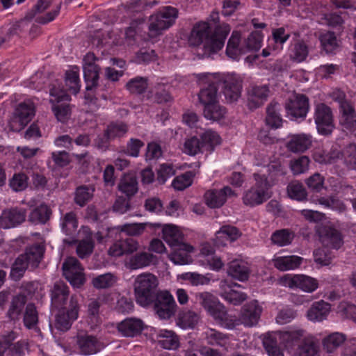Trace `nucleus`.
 Returning a JSON list of instances; mask_svg holds the SVG:
<instances>
[{"label":"nucleus","instance_id":"nucleus-1","mask_svg":"<svg viewBox=\"0 0 356 356\" xmlns=\"http://www.w3.org/2000/svg\"><path fill=\"white\" fill-rule=\"evenodd\" d=\"M230 31V26L226 23L216 25L212 31L208 22H199L193 25L188 42L191 47L202 45V56L209 57L222 49Z\"/></svg>","mask_w":356,"mask_h":356},{"label":"nucleus","instance_id":"nucleus-2","mask_svg":"<svg viewBox=\"0 0 356 356\" xmlns=\"http://www.w3.org/2000/svg\"><path fill=\"white\" fill-rule=\"evenodd\" d=\"M252 177L254 184L244 190L241 197L243 204L251 208L263 204L273 195V185L266 175L254 172Z\"/></svg>","mask_w":356,"mask_h":356},{"label":"nucleus","instance_id":"nucleus-3","mask_svg":"<svg viewBox=\"0 0 356 356\" xmlns=\"http://www.w3.org/2000/svg\"><path fill=\"white\" fill-rule=\"evenodd\" d=\"M159 284V279L152 273H143L137 275L133 284L136 303L145 308L149 307L152 298L160 291Z\"/></svg>","mask_w":356,"mask_h":356},{"label":"nucleus","instance_id":"nucleus-4","mask_svg":"<svg viewBox=\"0 0 356 356\" xmlns=\"http://www.w3.org/2000/svg\"><path fill=\"white\" fill-rule=\"evenodd\" d=\"M178 16L179 10L177 8L170 6L161 8L149 17L148 26L149 35L156 37L161 35L163 31L175 24Z\"/></svg>","mask_w":356,"mask_h":356},{"label":"nucleus","instance_id":"nucleus-5","mask_svg":"<svg viewBox=\"0 0 356 356\" xmlns=\"http://www.w3.org/2000/svg\"><path fill=\"white\" fill-rule=\"evenodd\" d=\"M150 307L161 320H168L177 311V304L173 296L167 290H160L152 298Z\"/></svg>","mask_w":356,"mask_h":356},{"label":"nucleus","instance_id":"nucleus-6","mask_svg":"<svg viewBox=\"0 0 356 356\" xmlns=\"http://www.w3.org/2000/svg\"><path fill=\"white\" fill-rule=\"evenodd\" d=\"M198 79L204 84L198 93L199 102L204 108L218 101L217 74H200Z\"/></svg>","mask_w":356,"mask_h":356},{"label":"nucleus","instance_id":"nucleus-7","mask_svg":"<svg viewBox=\"0 0 356 356\" xmlns=\"http://www.w3.org/2000/svg\"><path fill=\"white\" fill-rule=\"evenodd\" d=\"M314 118L320 134L327 136L332 132L334 128L333 113L327 105L324 103L317 104Z\"/></svg>","mask_w":356,"mask_h":356},{"label":"nucleus","instance_id":"nucleus-8","mask_svg":"<svg viewBox=\"0 0 356 356\" xmlns=\"http://www.w3.org/2000/svg\"><path fill=\"white\" fill-rule=\"evenodd\" d=\"M217 83L222 85L225 99L229 102L236 101L241 96L242 81L236 74H217Z\"/></svg>","mask_w":356,"mask_h":356},{"label":"nucleus","instance_id":"nucleus-9","mask_svg":"<svg viewBox=\"0 0 356 356\" xmlns=\"http://www.w3.org/2000/svg\"><path fill=\"white\" fill-rule=\"evenodd\" d=\"M63 274L74 286L81 287L86 282L83 268L75 257H68L63 264Z\"/></svg>","mask_w":356,"mask_h":356},{"label":"nucleus","instance_id":"nucleus-10","mask_svg":"<svg viewBox=\"0 0 356 356\" xmlns=\"http://www.w3.org/2000/svg\"><path fill=\"white\" fill-rule=\"evenodd\" d=\"M280 282L284 286L298 288L307 293H312L318 286L316 279L305 275H286L280 278Z\"/></svg>","mask_w":356,"mask_h":356},{"label":"nucleus","instance_id":"nucleus-11","mask_svg":"<svg viewBox=\"0 0 356 356\" xmlns=\"http://www.w3.org/2000/svg\"><path fill=\"white\" fill-rule=\"evenodd\" d=\"M289 115L293 118H305L309 111V98L303 94H295L285 104Z\"/></svg>","mask_w":356,"mask_h":356},{"label":"nucleus","instance_id":"nucleus-12","mask_svg":"<svg viewBox=\"0 0 356 356\" xmlns=\"http://www.w3.org/2000/svg\"><path fill=\"white\" fill-rule=\"evenodd\" d=\"M76 348L80 355H91L99 352L103 344L95 336L81 333L76 337Z\"/></svg>","mask_w":356,"mask_h":356},{"label":"nucleus","instance_id":"nucleus-13","mask_svg":"<svg viewBox=\"0 0 356 356\" xmlns=\"http://www.w3.org/2000/svg\"><path fill=\"white\" fill-rule=\"evenodd\" d=\"M163 240L172 248L185 249L187 251H193L194 248L185 242L183 233L177 226L165 225L162 229Z\"/></svg>","mask_w":356,"mask_h":356},{"label":"nucleus","instance_id":"nucleus-14","mask_svg":"<svg viewBox=\"0 0 356 356\" xmlns=\"http://www.w3.org/2000/svg\"><path fill=\"white\" fill-rule=\"evenodd\" d=\"M26 217V209L16 207L4 209L0 216V226L4 229L17 227L25 221Z\"/></svg>","mask_w":356,"mask_h":356},{"label":"nucleus","instance_id":"nucleus-15","mask_svg":"<svg viewBox=\"0 0 356 356\" xmlns=\"http://www.w3.org/2000/svg\"><path fill=\"white\" fill-rule=\"evenodd\" d=\"M234 191L229 186H225L220 190L207 191L204 195L206 204L211 208H220L224 205L227 197L234 196Z\"/></svg>","mask_w":356,"mask_h":356},{"label":"nucleus","instance_id":"nucleus-16","mask_svg":"<svg viewBox=\"0 0 356 356\" xmlns=\"http://www.w3.org/2000/svg\"><path fill=\"white\" fill-rule=\"evenodd\" d=\"M262 312V307L257 300H253L245 305L239 316L241 324L247 327H252L257 324Z\"/></svg>","mask_w":356,"mask_h":356},{"label":"nucleus","instance_id":"nucleus-17","mask_svg":"<svg viewBox=\"0 0 356 356\" xmlns=\"http://www.w3.org/2000/svg\"><path fill=\"white\" fill-rule=\"evenodd\" d=\"M312 145V135L301 133L290 135L288 137L286 147L289 152L293 153H303L309 149Z\"/></svg>","mask_w":356,"mask_h":356},{"label":"nucleus","instance_id":"nucleus-18","mask_svg":"<svg viewBox=\"0 0 356 356\" xmlns=\"http://www.w3.org/2000/svg\"><path fill=\"white\" fill-rule=\"evenodd\" d=\"M144 328V322L137 318H127L117 325L118 331L124 337H137L142 333Z\"/></svg>","mask_w":356,"mask_h":356},{"label":"nucleus","instance_id":"nucleus-19","mask_svg":"<svg viewBox=\"0 0 356 356\" xmlns=\"http://www.w3.org/2000/svg\"><path fill=\"white\" fill-rule=\"evenodd\" d=\"M270 93L267 85L252 86L248 90V106L250 109H256L263 105Z\"/></svg>","mask_w":356,"mask_h":356},{"label":"nucleus","instance_id":"nucleus-20","mask_svg":"<svg viewBox=\"0 0 356 356\" xmlns=\"http://www.w3.org/2000/svg\"><path fill=\"white\" fill-rule=\"evenodd\" d=\"M71 295L69 286L63 282H56L50 290L51 307L52 310L61 307L66 299Z\"/></svg>","mask_w":356,"mask_h":356},{"label":"nucleus","instance_id":"nucleus-21","mask_svg":"<svg viewBox=\"0 0 356 356\" xmlns=\"http://www.w3.org/2000/svg\"><path fill=\"white\" fill-rule=\"evenodd\" d=\"M321 242L325 246L339 249L343 244L341 234L330 227H323L318 229Z\"/></svg>","mask_w":356,"mask_h":356},{"label":"nucleus","instance_id":"nucleus-22","mask_svg":"<svg viewBox=\"0 0 356 356\" xmlns=\"http://www.w3.org/2000/svg\"><path fill=\"white\" fill-rule=\"evenodd\" d=\"M195 298L212 317L222 307L218 298L207 291L196 293Z\"/></svg>","mask_w":356,"mask_h":356},{"label":"nucleus","instance_id":"nucleus-23","mask_svg":"<svg viewBox=\"0 0 356 356\" xmlns=\"http://www.w3.org/2000/svg\"><path fill=\"white\" fill-rule=\"evenodd\" d=\"M44 253V246L42 244L36 243L27 247L24 253L20 255L23 257L29 267L33 270L38 268L41 262Z\"/></svg>","mask_w":356,"mask_h":356},{"label":"nucleus","instance_id":"nucleus-24","mask_svg":"<svg viewBox=\"0 0 356 356\" xmlns=\"http://www.w3.org/2000/svg\"><path fill=\"white\" fill-rule=\"evenodd\" d=\"M234 286L240 287V285L236 283L230 285L225 282L222 284L220 285L222 289L220 296L228 302L234 305H238L246 300L247 296L245 293L233 289Z\"/></svg>","mask_w":356,"mask_h":356},{"label":"nucleus","instance_id":"nucleus-25","mask_svg":"<svg viewBox=\"0 0 356 356\" xmlns=\"http://www.w3.org/2000/svg\"><path fill=\"white\" fill-rule=\"evenodd\" d=\"M171 86L168 84L158 83L149 91L150 98L157 104H167L173 101Z\"/></svg>","mask_w":356,"mask_h":356},{"label":"nucleus","instance_id":"nucleus-26","mask_svg":"<svg viewBox=\"0 0 356 356\" xmlns=\"http://www.w3.org/2000/svg\"><path fill=\"white\" fill-rule=\"evenodd\" d=\"M309 55V47L302 39H297L290 45L289 56L290 59L296 63L305 61Z\"/></svg>","mask_w":356,"mask_h":356},{"label":"nucleus","instance_id":"nucleus-27","mask_svg":"<svg viewBox=\"0 0 356 356\" xmlns=\"http://www.w3.org/2000/svg\"><path fill=\"white\" fill-rule=\"evenodd\" d=\"M52 211L45 203L34 208L28 216L29 221L35 225H44L51 218Z\"/></svg>","mask_w":356,"mask_h":356},{"label":"nucleus","instance_id":"nucleus-28","mask_svg":"<svg viewBox=\"0 0 356 356\" xmlns=\"http://www.w3.org/2000/svg\"><path fill=\"white\" fill-rule=\"evenodd\" d=\"M280 332L267 333L264 336L263 345L269 356H284L279 340L282 341Z\"/></svg>","mask_w":356,"mask_h":356},{"label":"nucleus","instance_id":"nucleus-29","mask_svg":"<svg viewBox=\"0 0 356 356\" xmlns=\"http://www.w3.org/2000/svg\"><path fill=\"white\" fill-rule=\"evenodd\" d=\"M330 312V305L323 300L315 302L307 311V318L312 321H322L326 319Z\"/></svg>","mask_w":356,"mask_h":356},{"label":"nucleus","instance_id":"nucleus-30","mask_svg":"<svg viewBox=\"0 0 356 356\" xmlns=\"http://www.w3.org/2000/svg\"><path fill=\"white\" fill-rule=\"evenodd\" d=\"M156 257L151 253L147 252H141L131 256L127 266L131 270H137L146 266H150L154 263Z\"/></svg>","mask_w":356,"mask_h":356},{"label":"nucleus","instance_id":"nucleus-31","mask_svg":"<svg viewBox=\"0 0 356 356\" xmlns=\"http://www.w3.org/2000/svg\"><path fill=\"white\" fill-rule=\"evenodd\" d=\"M118 190L129 198L134 196L138 190L136 176L133 173H126L120 179Z\"/></svg>","mask_w":356,"mask_h":356},{"label":"nucleus","instance_id":"nucleus-32","mask_svg":"<svg viewBox=\"0 0 356 356\" xmlns=\"http://www.w3.org/2000/svg\"><path fill=\"white\" fill-rule=\"evenodd\" d=\"M282 106L276 102H271L266 108V124L272 128L277 129L282 125V118L280 114Z\"/></svg>","mask_w":356,"mask_h":356},{"label":"nucleus","instance_id":"nucleus-33","mask_svg":"<svg viewBox=\"0 0 356 356\" xmlns=\"http://www.w3.org/2000/svg\"><path fill=\"white\" fill-rule=\"evenodd\" d=\"M240 41V32L234 31L228 40L226 48L227 55L234 60L238 59L240 55L246 53V50L244 47H239Z\"/></svg>","mask_w":356,"mask_h":356},{"label":"nucleus","instance_id":"nucleus-34","mask_svg":"<svg viewBox=\"0 0 356 356\" xmlns=\"http://www.w3.org/2000/svg\"><path fill=\"white\" fill-rule=\"evenodd\" d=\"M319 346L317 340L313 337H307L304 338L296 351L297 356H315L317 355Z\"/></svg>","mask_w":356,"mask_h":356},{"label":"nucleus","instance_id":"nucleus-35","mask_svg":"<svg viewBox=\"0 0 356 356\" xmlns=\"http://www.w3.org/2000/svg\"><path fill=\"white\" fill-rule=\"evenodd\" d=\"M35 115L34 104L30 101L20 103L15 111V115L19 119L21 124L26 125Z\"/></svg>","mask_w":356,"mask_h":356},{"label":"nucleus","instance_id":"nucleus-36","mask_svg":"<svg viewBox=\"0 0 356 356\" xmlns=\"http://www.w3.org/2000/svg\"><path fill=\"white\" fill-rule=\"evenodd\" d=\"M157 337L158 343L163 348L175 350L179 346V337L172 330H161Z\"/></svg>","mask_w":356,"mask_h":356},{"label":"nucleus","instance_id":"nucleus-37","mask_svg":"<svg viewBox=\"0 0 356 356\" xmlns=\"http://www.w3.org/2000/svg\"><path fill=\"white\" fill-rule=\"evenodd\" d=\"M342 112V124L345 128L353 131L356 129V111L353 106L348 102L341 105Z\"/></svg>","mask_w":356,"mask_h":356},{"label":"nucleus","instance_id":"nucleus-38","mask_svg":"<svg viewBox=\"0 0 356 356\" xmlns=\"http://www.w3.org/2000/svg\"><path fill=\"white\" fill-rule=\"evenodd\" d=\"M60 227L62 232L67 236H74L78 227L76 214L73 211L65 213L60 218Z\"/></svg>","mask_w":356,"mask_h":356},{"label":"nucleus","instance_id":"nucleus-39","mask_svg":"<svg viewBox=\"0 0 356 356\" xmlns=\"http://www.w3.org/2000/svg\"><path fill=\"white\" fill-rule=\"evenodd\" d=\"M205 339L209 345L226 347L229 344V336L216 329L209 328L205 332Z\"/></svg>","mask_w":356,"mask_h":356},{"label":"nucleus","instance_id":"nucleus-40","mask_svg":"<svg viewBox=\"0 0 356 356\" xmlns=\"http://www.w3.org/2000/svg\"><path fill=\"white\" fill-rule=\"evenodd\" d=\"M49 102L51 104H59L61 102H70V96L67 93L65 89L61 86L58 81H55L49 86Z\"/></svg>","mask_w":356,"mask_h":356},{"label":"nucleus","instance_id":"nucleus-41","mask_svg":"<svg viewBox=\"0 0 356 356\" xmlns=\"http://www.w3.org/2000/svg\"><path fill=\"white\" fill-rule=\"evenodd\" d=\"M213 318L227 329L232 330L241 325L240 318L227 314L223 305Z\"/></svg>","mask_w":356,"mask_h":356},{"label":"nucleus","instance_id":"nucleus-42","mask_svg":"<svg viewBox=\"0 0 356 356\" xmlns=\"http://www.w3.org/2000/svg\"><path fill=\"white\" fill-rule=\"evenodd\" d=\"M26 298L24 295L14 296L7 312V316L11 321L18 320L26 305Z\"/></svg>","mask_w":356,"mask_h":356},{"label":"nucleus","instance_id":"nucleus-43","mask_svg":"<svg viewBox=\"0 0 356 356\" xmlns=\"http://www.w3.org/2000/svg\"><path fill=\"white\" fill-rule=\"evenodd\" d=\"M302 260V258L295 255L280 257L274 260V266L276 268L285 271L298 268Z\"/></svg>","mask_w":356,"mask_h":356},{"label":"nucleus","instance_id":"nucleus-44","mask_svg":"<svg viewBox=\"0 0 356 356\" xmlns=\"http://www.w3.org/2000/svg\"><path fill=\"white\" fill-rule=\"evenodd\" d=\"M95 189L86 185L78 186L74 192V202L81 207L86 206L92 197Z\"/></svg>","mask_w":356,"mask_h":356},{"label":"nucleus","instance_id":"nucleus-45","mask_svg":"<svg viewBox=\"0 0 356 356\" xmlns=\"http://www.w3.org/2000/svg\"><path fill=\"white\" fill-rule=\"evenodd\" d=\"M227 273L235 279L245 281L248 279L250 271L243 262L234 260L229 264Z\"/></svg>","mask_w":356,"mask_h":356},{"label":"nucleus","instance_id":"nucleus-46","mask_svg":"<svg viewBox=\"0 0 356 356\" xmlns=\"http://www.w3.org/2000/svg\"><path fill=\"white\" fill-rule=\"evenodd\" d=\"M200 316L197 313L191 311H182L179 313L177 325L183 328H193L198 323Z\"/></svg>","mask_w":356,"mask_h":356},{"label":"nucleus","instance_id":"nucleus-47","mask_svg":"<svg viewBox=\"0 0 356 356\" xmlns=\"http://www.w3.org/2000/svg\"><path fill=\"white\" fill-rule=\"evenodd\" d=\"M99 70L97 65H83V74L87 90H91L97 86Z\"/></svg>","mask_w":356,"mask_h":356},{"label":"nucleus","instance_id":"nucleus-48","mask_svg":"<svg viewBox=\"0 0 356 356\" xmlns=\"http://www.w3.org/2000/svg\"><path fill=\"white\" fill-rule=\"evenodd\" d=\"M346 340V335L341 332H333L323 340L324 348L328 353H332Z\"/></svg>","mask_w":356,"mask_h":356},{"label":"nucleus","instance_id":"nucleus-49","mask_svg":"<svg viewBox=\"0 0 356 356\" xmlns=\"http://www.w3.org/2000/svg\"><path fill=\"white\" fill-rule=\"evenodd\" d=\"M38 312L33 303H29L26 305L23 315V323L24 326L29 329H35L38 323Z\"/></svg>","mask_w":356,"mask_h":356},{"label":"nucleus","instance_id":"nucleus-50","mask_svg":"<svg viewBox=\"0 0 356 356\" xmlns=\"http://www.w3.org/2000/svg\"><path fill=\"white\" fill-rule=\"evenodd\" d=\"M227 113L226 108L220 105L218 101L209 104L204 108V116L210 120L217 121L225 118Z\"/></svg>","mask_w":356,"mask_h":356},{"label":"nucleus","instance_id":"nucleus-51","mask_svg":"<svg viewBox=\"0 0 356 356\" xmlns=\"http://www.w3.org/2000/svg\"><path fill=\"white\" fill-rule=\"evenodd\" d=\"M57 314L55 316V327L61 332H66L70 329L72 323L75 321L79 316L72 317L70 313L65 311H56Z\"/></svg>","mask_w":356,"mask_h":356},{"label":"nucleus","instance_id":"nucleus-52","mask_svg":"<svg viewBox=\"0 0 356 356\" xmlns=\"http://www.w3.org/2000/svg\"><path fill=\"white\" fill-rule=\"evenodd\" d=\"M319 40L323 50L327 54L334 53L339 47V41L334 32L327 31L321 33Z\"/></svg>","mask_w":356,"mask_h":356},{"label":"nucleus","instance_id":"nucleus-53","mask_svg":"<svg viewBox=\"0 0 356 356\" xmlns=\"http://www.w3.org/2000/svg\"><path fill=\"white\" fill-rule=\"evenodd\" d=\"M200 140L204 150L213 151L216 145L221 142L220 136L215 131L207 130L200 136Z\"/></svg>","mask_w":356,"mask_h":356},{"label":"nucleus","instance_id":"nucleus-54","mask_svg":"<svg viewBox=\"0 0 356 356\" xmlns=\"http://www.w3.org/2000/svg\"><path fill=\"white\" fill-rule=\"evenodd\" d=\"M241 236L238 228L231 225H224L216 232V243L218 245L220 238H225L231 242L237 240Z\"/></svg>","mask_w":356,"mask_h":356},{"label":"nucleus","instance_id":"nucleus-55","mask_svg":"<svg viewBox=\"0 0 356 356\" xmlns=\"http://www.w3.org/2000/svg\"><path fill=\"white\" fill-rule=\"evenodd\" d=\"M148 87V79L145 77L136 76L129 80L127 84V89L132 94H143Z\"/></svg>","mask_w":356,"mask_h":356},{"label":"nucleus","instance_id":"nucleus-56","mask_svg":"<svg viewBox=\"0 0 356 356\" xmlns=\"http://www.w3.org/2000/svg\"><path fill=\"white\" fill-rule=\"evenodd\" d=\"M294 237V234L289 229H282L275 231L271 235L272 243L278 246H285L290 244Z\"/></svg>","mask_w":356,"mask_h":356},{"label":"nucleus","instance_id":"nucleus-57","mask_svg":"<svg viewBox=\"0 0 356 356\" xmlns=\"http://www.w3.org/2000/svg\"><path fill=\"white\" fill-rule=\"evenodd\" d=\"M29 265L20 254L16 258L12 265L10 277L14 281H19L24 275Z\"/></svg>","mask_w":356,"mask_h":356},{"label":"nucleus","instance_id":"nucleus-58","mask_svg":"<svg viewBox=\"0 0 356 356\" xmlns=\"http://www.w3.org/2000/svg\"><path fill=\"white\" fill-rule=\"evenodd\" d=\"M81 305L79 304V297L76 294H71L65 301V303L61 305V307L55 311H65L70 313L72 317L75 315L79 316Z\"/></svg>","mask_w":356,"mask_h":356},{"label":"nucleus","instance_id":"nucleus-59","mask_svg":"<svg viewBox=\"0 0 356 356\" xmlns=\"http://www.w3.org/2000/svg\"><path fill=\"white\" fill-rule=\"evenodd\" d=\"M287 193L291 198L298 201L305 200L307 196L304 186L298 181H293L289 184L287 186Z\"/></svg>","mask_w":356,"mask_h":356},{"label":"nucleus","instance_id":"nucleus-60","mask_svg":"<svg viewBox=\"0 0 356 356\" xmlns=\"http://www.w3.org/2000/svg\"><path fill=\"white\" fill-rule=\"evenodd\" d=\"M310 160L307 156H301L290 161L289 167L294 175L306 172L309 166Z\"/></svg>","mask_w":356,"mask_h":356},{"label":"nucleus","instance_id":"nucleus-61","mask_svg":"<svg viewBox=\"0 0 356 356\" xmlns=\"http://www.w3.org/2000/svg\"><path fill=\"white\" fill-rule=\"evenodd\" d=\"M128 131V127L123 122L111 123L105 131V136L108 140L122 137Z\"/></svg>","mask_w":356,"mask_h":356},{"label":"nucleus","instance_id":"nucleus-62","mask_svg":"<svg viewBox=\"0 0 356 356\" xmlns=\"http://www.w3.org/2000/svg\"><path fill=\"white\" fill-rule=\"evenodd\" d=\"M183 151L188 155L195 156L200 152H203L204 150L200 138L193 136L186 140Z\"/></svg>","mask_w":356,"mask_h":356},{"label":"nucleus","instance_id":"nucleus-63","mask_svg":"<svg viewBox=\"0 0 356 356\" xmlns=\"http://www.w3.org/2000/svg\"><path fill=\"white\" fill-rule=\"evenodd\" d=\"M66 91L72 94H77L80 90V80L78 72L74 71H67L65 73Z\"/></svg>","mask_w":356,"mask_h":356},{"label":"nucleus","instance_id":"nucleus-64","mask_svg":"<svg viewBox=\"0 0 356 356\" xmlns=\"http://www.w3.org/2000/svg\"><path fill=\"white\" fill-rule=\"evenodd\" d=\"M29 177L24 172L15 173L9 181L10 188L16 191H23L28 187Z\"/></svg>","mask_w":356,"mask_h":356}]
</instances>
